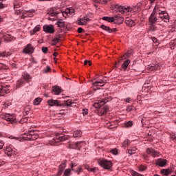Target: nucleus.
Listing matches in <instances>:
<instances>
[{
	"label": "nucleus",
	"instance_id": "obj_63",
	"mask_svg": "<svg viewBox=\"0 0 176 176\" xmlns=\"http://www.w3.org/2000/svg\"><path fill=\"white\" fill-rule=\"evenodd\" d=\"M124 101H126V102L130 103V102L131 101V98H127L126 99H124Z\"/></svg>",
	"mask_w": 176,
	"mask_h": 176
},
{
	"label": "nucleus",
	"instance_id": "obj_14",
	"mask_svg": "<svg viewBox=\"0 0 176 176\" xmlns=\"http://www.w3.org/2000/svg\"><path fill=\"white\" fill-rule=\"evenodd\" d=\"M75 13V10L74 8H67L64 12H62L63 17H68Z\"/></svg>",
	"mask_w": 176,
	"mask_h": 176
},
{
	"label": "nucleus",
	"instance_id": "obj_47",
	"mask_svg": "<svg viewBox=\"0 0 176 176\" xmlns=\"http://www.w3.org/2000/svg\"><path fill=\"white\" fill-rule=\"evenodd\" d=\"M71 171H72V169H66L64 172L63 176H68Z\"/></svg>",
	"mask_w": 176,
	"mask_h": 176
},
{
	"label": "nucleus",
	"instance_id": "obj_10",
	"mask_svg": "<svg viewBox=\"0 0 176 176\" xmlns=\"http://www.w3.org/2000/svg\"><path fill=\"white\" fill-rule=\"evenodd\" d=\"M47 14L49 16L48 20H56V16L58 14V12H56L54 9L51 8L48 10Z\"/></svg>",
	"mask_w": 176,
	"mask_h": 176
},
{
	"label": "nucleus",
	"instance_id": "obj_16",
	"mask_svg": "<svg viewBox=\"0 0 176 176\" xmlns=\"http://www.w3.org/2000/svg\"><path fill=\"white\" fill-rule=\"evenodd\" d=\"M9 93V87L3 85L0 86V97H3L5 94Z\"/></svg>",
	"mask_w": 176,
	"mask_h": 176
},
{
	"label": "nucleus",
	"instance_id": "obj_61",
	"mask_svg": "<svg viewBox=\"0 0 176 176\" xmlns=\"http://www.w3.org/2000/svg\"><path fill=\"white\" fill-rule=\"evenodd\" d=\"M136 6H138V8L141 9V7L142 6V2L138 3Z\"/></svg>",
	"mask_w": 176,
	"mask_h": 176
},
{
	"label": "nucleus",
	"instance_id": "obj_27",
	"mask_svg": "<svg viewBox=\"0 0 176 176\" xmlns=\"http://www.w3.org/2000/svg\"><path fill=\"white\" fill-rule=\"evenodd\" d=\"M146 69L148 71H156V70L159 69V65H148L146 67Z\"/></svg>",
	"mask_w": 176,
	"mask_h": 176
},
{
	"label": "nucleus",
	"instance_id": "obj_54",
	"mask_svg": "<svg viewBox=\"0 0 176 176\" xmlns=\"http://www.w3.org/2000/svg\"><path fill=\"white\" fill-rule=\"evenodd\" d=\"M82 167H79L78 168V169L76 170V173H78V174H80V173H82Z\"/></svg>",
	"mask_w": 176,
	"mask_h": 176
},
{
	"label": "nucleus",
	"instance_id": "obj_46",
	"mask_svg": "<svg viewBox=\"0 0 176 176\" xmlns=\"http://www.w3.org/2000/svg\"><path fill=\"white\" fill-rule=\"evenodd\" d=\"M139 171H145L146 170V167L144 165H140L138 166Z\"/></svg>",
	"mask_w": 176,
	"mask_h": 176
},
{
	"label": "nucleus",
	"instance_id": "obj_9",
	"mask_svg": "<svg viewBox=\"0 0 176 176\" xmlns=\"http://www.w3.org/2000/svg\"><path fill=\"white\" fill-rule=\"evenodd\" d=\"M65 140H67V136L64 135V134H57L56 138L53 139L52 142L57 144V142H61V141H65Z\"/></svg>",
	"mask_w": 176,
	"mask_h": 176
},
{
	"label": "nucleus",
	"instance_id": "obj_56",
	"mask_svg": "<svg viewBox=\"0 0 176 176\" xmlns=\"http://www.w3.org/2000/svg\"><path fill=\"white\" fill-rule=\"evenodd\" d=\"M88 110L86 109H82V115H87Z\"/></svg>",
	"mask_w": 176,
	"mask_h": 176
},
{
	"label": "nucleus",
	"instance_id": "obj_28",
	"mask_svg": "<svg viewBox=\"0 0 176 176\" xmlns=\"http://www.w3.org/2000/svg\"><path fill=\"white\" fill-rule=\"evenodd\" d=\"M115 21H117V23H118V24H122V23H123L124 21V19L123 17L120 16V15H116L114 16Z\"/></svg>",
	"mask_w": 176,
	"mask_h": 176
},
{
	"label": "nucleus",
	"instance_id": "obj_34",
	"mask_svg": "<svg viewBox=\"0 0 176 176\" xmlns=\"http://www.w3.org/2000/svg\"><path fill=\"white\" fill-rule=\"evenodd\" d=\"M6 153H7L8 156H13V153H14V151H13L12 148L8 147L6 148Z\"/></svg>",
	"mask_w": 176,
	"mask_h": 176
},
{
	"label": "nucleus",
	"instance_id": "obj_31",
	"mask_svg": "<svg viewBox=\"0 0 176 176\" xmlns=\"http://www.w3.org/2000/svg\"><path fill=\"white\" fill-rule=\"evenodd\" d=\"M41 30V25H37L32 31L30 32V35H34L36 32H39Z\"/></svg>",
	"mask_w": 176,
	"mask_h": 176
},
{
	"label": "nucleus",
	"instance_id": "obj_49",
	"mask_svg": "<svg viewBox=\"0 0 176 176\" xmlns=\"http://www.w3.org/2000/svg\"><path fill=\"white\" fill-rule=\"evenodd\" d=\"M150 30L151 31H156L157 30V28L156 26H155V24L153 25H150Z\"/></svg>",
	"mask_w": 176,
	"mask_h": 176
},
{
	"label": "nucleus",
	"instance_id": "obj_44",
	"mask_svg": "<svg viewBox=\"0 0 176 176\" xmlns=\"http://www.w3.org/2000/svg\"><path fill=\"white\" fill-rule=\"evenodd\" d=\"M133 126V122L132 121H129L124 124V127L129 128Z\"/></svg>",
	"mask_w": 176,
	"mask_h": 176
},
{
	"label": "nucleus",
	"instance_id": "obj_22",
	"mask_svg": "<svg viewBox=\"0 0 176 176\" xmlns=\"http://www.w3.org/2000/svg\"><path fill=\"white\" fill-rule=\"evenodd\" d=\"M109 110V107L108 106H104V107L98 111L99 116H102L105 115V113H107V112H108Z\"/></svg>",
	"mask_w": 176,
	"mask_h": 176
},
{
	"label": "nucleus",
	"instance_id": "obj_41",
	"mask_svg": "<svg viewBox=\"0 0 176 176\" xmlns=\"http://www.w3.org/2000/svg\"><path fill=\"white\" fill-rule=\"evenodd\" d=\"M58 42H60V38H55L52 41V45L56 46Z\"/></svg>",
	"mask_w": 176,
	"mask_h": 176
},
{
	"label": "nucleus",
	"instance_id": "obj_38",
	"mask_svg": "<svg viewBox=\"0 0 176 176\" xmlns=\"http://www.w3.org/2000/svg\"><path fill=\"white\" fill-rule=\"evenodd\" d=\"M41 102H42V98H37L36 99H34L33 103L34 105H39V104H41Z\"/></svg>",
	"mask_w": 176,
	"mask_h": 176
},
{
	"label": "nucleus",
	"instance_id": "obj_59",
	"mask_svg": "<svg viewBox=\"0 0 176 176\" xmlns=\"http://www.w3.org/2000/svg\"><path fill=\"white\" fill-rule=\"evenodd\" d=\"M74 167H76V164L74 163H72L71 164V168L70 170H74Z\"/></svg>",
	"mask_w": 176,
	"mask_h": 176
},
{
	"label": "nucleus",
	"instance_id": "obj_40",
	"mask_svg": "<svg viewBox=\"0 0 176 176\" xmlns=\"http://www.w3.org/2000/svg\"><path fill=\"white\" fill-rule=\"evenodd\" d=\"M100 28H102V30H104V31H107V32L111 33V28H109L108 26L102 25H100Z\"/></svg>",
	"mask_w": 176,
	"mask_h": 176
},
{
	"label": "nucleus",
	"instance_id": "obj_53",
	"mask_svg": "<svg viewBox=\"0 0 176 176\" xmlns=\"http://www.w3.org/2000/svg\"><path fill=\"white\" fill-rule=\"evenodd\" d=\"M42 52H43V53H45V54L47 53V47H42Z\"/></svg>",
	"mask_w": 176,
	"mask_h": 176
},
{
	"label": "nucleus",
	"instance_id": "obj_55",
	"mask_svg": "<svg viewBox=\"0 0 176 176\" xmlns=\"http://www.w3.org/2000/svg\"><path fill=\"white\" fill-rule=\"evenodd\" d=\"M152 41H153V43H159L157 41V38H156V37H153Z\"/></svg>",
	"mask_w": 176,
	"mask_h": 176
},
{
	"label": "nucleus",
	"instance_id": "obj_7",
	"mask_svg": "<svg viewBox=\"0 0 176 176\" xmlns=\"http://www.w3.org/2000/svg\"><path fill=\"white\" fill-rule=\"evenodd\" d=\"M21 6V3L19 1H15L14 2V10L15 12V14H21L23 13L24 14V11L20 9Z\"/></svg>",
	"mask_w": 176,
	"mask_h": 176
},
{
	"label": "nucleus",
	"instance_id": "obj_24",
	"mask_svg": "<svg viewBox=\"0 0 176 176\" xmlns=\"http://www.w3.org/2000/svg\"><path fill=\"white\" fill-rule=\"evenodd\" d=\"M125 23L126 24V25H129V27H134V25H135V22H134L133 19L130 18L126 19Z\"/></svg>",
	"mask_w": 176,
	"mask_h": 176
},
{
	"label": "nucleus",
	"instance_id": "obj_64",
	"mask_svg": "<svg viewBox=\"0 0 176 176\" xmlns=\"http://www.w3.org/2000/svg\"><path fill=\"white\" fill-rule=\"evenodd\" d=\"M45 72H46V73L50 72V67L47 66V69L45 70Z\"/></svg>",
	"mask_w": 176,
	"mask_h": 176
},
{
	"label": "nucleus",
	"instance_id": "obj_42",
	"mask_svg": "<svg viewBox=\"0 0 176 176\" xmlns=\"http://www.w3.org/2000/svg\"><path fill=\"white\" fill-rule=\"evenodd\" d=\"M135 151H137V147H135V146L132 147L131 149H129L128 151V153L129 155H134V153H135Z\"/></svg>",
	"mask_w": 176,
	"mask_h": 176
},
{
	"label": "nucleus",
	"instance_id": "obj_6",
	"mask_svg": "<svg viewBox=\"0 0 176 176\" xmlns=\"http://www.w3.org/2000/svg\"><path fill=\"white\" fill-rule=\"evenodd\" d=\"M2 118L12 124L17 122V120H16V116L14 114L7 113L3 116Z\"/></svg>",
	"mask_w": 176,
	"mask_h": 176
},
{
	"label": "nucleus",
	"instance_id": "obj_37",
	"mask_svg": "<svg viewBox=\"0 0 176 176\" xmlns=\"http://www.w3.org/2000/svg\"><path fill=\"white\" fill-rule=\"evenodd\" d=\"M80 135H82V131H75L73 133V136L74 137V138L80 137Z\"/></svg>",
	"mask_w": 176,
	"mask_h": 176
},
{
	"label": "nucleus",
	"instance_id": "obj_43",
	"mask_svg": "<svg viewBox=\"0 0 176 176\" xmlns=\"http://www.w3.org/2000/svg\"><path fill=\"white\" fill-rule=\"evenodd\" d=\"M129 145H130V140H129L128 139L125 140L123 143H122V146H124V148H127V146H129Z\"/></svg>",
	"mask_w": 176,
	"mask_h": 176
},
{
	"label": "nucleus",
	"instance_id": "obj_4",
	"mask_svg": "<svg viewBox=\"0 0 176 176\" xmlns=\"http://www.w3.org/2000/svg\"><path fill=\"white\" fill-rule=\"evenodd\" d=\"M31 80V76L28 74V73H24L23 74V78H21L19 80L16 82V89H19L24 85H25V82H28Z\"/></svg>",
	"mask_w": 176,
	"mask_h": 176
},
{
	"label": "nucleus",
	"instance_id": "obj_2",
	"mask_svg": "<svg viewBox=\"0 0 176 176\" xmlns=\"http://www.w3.org/2000/svg\"><path fill=\"white\" fill-rule=\"evenodd\" d=\"M155 8H157V15H159V21L162 20L164 23H168V21H170V16H168V13L162 10V8L159 7V6H156Z\"/></svg>",
	"mask_w": 176,
	"mask_h": 176
},
{
	"label": "nucleus",
	"instance_id": "obj_50",
	"mask_svg": "<svg viewBox=\"0 0 176 176\" xmlns=\"http://www.w3.org/2000/svg\"><path fill=\"white\" fill-rule=\"evenodd\" d=\"M111 153H113V155H118V148H113L111 151Z\"/></svg>",
	"mask_w": 176,
	"mask_h": 176
},
{
	"label": "nucleus",
	"instance_id": "obj_48",
	"mask_svg": "<svg viewBox=\"0 0 176 176\" xmlns=\"http://www.w3.org/2000/svg\"><path fill=\"white\" fill-rule=\"evenodd\" d=\"M134 110V107L130 105V106H128L127 108H126V111L128 112H131V111H133Z\"/></svg>",
	"mask_w": 176,
	"mask_h": 176
},
{
	"label": "nucleus",
	"instance_id": "obj_1",
	"mask_svg": "<svg viewBox=\"0 0 176 176\" xmlns=\"http://www.w3.org/2000/svg\"><path fill=\"white\" fill-rule=\"evenodd\" d=\"M115 8L118 10L120 13H128V12H140L141 11V8H138V6H135L133 7V8H131L129 6H122L119 4H117L115 6Z\"/></svg>",
	"mask_w": 176,
	"mask_h": 176
},
{
	"label": "nucleus",
	"instance_id": "obj_32",
	"mask_svg": "<svg viewBox=\"0 0 176 176\" xmlns=\"http://www.w3.org/2000/svg\"><path fill=\"white\" fill-rule=\"evenodd\" d=\"M56 24L60 28H64V27H65V22L63 21L61 19L58 20Z\"/></svg>",
	"mask_w": 176,
	"mask_h": 176
},
{
	"label": "nucleus",
	"instance_id": "obj_21",
	"mask_svg": "<svg viewBox=\"0 0 176 176\" xmlns=\"http://www.w3.org/2000/svg\"><path fill=\"white\" fill-rule=\"evenodd\" d=\"M62 91H63V89H61V87L58 86H54L52 87L53 94H56V96H58V94H60Z\"/></svg>",
	"mask_w": 176,
	"mask_h": 176
},
{
	"label": "nucleus",
	"instance_id": "obj_52",
	"mask_svg": "<svg viewBox=\"0 0 176 176\" xmlns=\"http://www.w3.org/2000/svg\"><path fill=\"white\" fill-rule=\"evenodd\" d=\"M85 168H86L88 171H91V173H94V168H89L88 166H85Z\"/></svg>",
	"mask_w": 176,
	"mask_h": 176
},
{
	"label": "nucleus",
	"instance_id": "obj_25",
	"mask_svg": "<svg viewBox=\"0 0 176 176\" xmlns=\"http://www.w3.org/2000/svg\"><path fill=\"white\" fill-rule=\"evenodd\" d=\"M34 13H35V10H34L24 11L23 16H25V17H32L34 16Z\"/></svg>",
	"mask_w": 176,
	"mask_h": 176
},
{
	"label": "nucleus",
	"instance_id": "obj_33",
	"mask_svg": "<svg viewBox=\"0 0 176 176\" xmlns=\"http://www.w3.org/2000/svg\"><path fill=\"white\" fill-rule=\"evenodd\" d=\"M12 53H10V52H0V57H3V58H6V57H9V56H11Z\"/></svg>",
	"mask_w": 176,
	"mask_h": 176
},
{
	"label": "nucleus",
	"instance_id": "obj_36",
	"mask_svg": "<svg viewBox=\"0 0 176 176\" xmlns=\"http://www.w3.org/2000/svg\"><path fill=\"white\" fill-rule=\"evenodd\" d=\"M108 101H109V98H108L102 99V100H100V102H99L100 107H102V105H104V104H107Z\"/></svg>",
	"mask_w": 176,
	"mask_h": 176
},
{
	"label": "nucleus",
	"instance_id": "obj_45",
	"mask_svg": "<svg viewBox=\"0 0 176 176\" xmlns=\"http://www.w3.org/2000/svg\"><path fill=\"white\" fill-rule=\"evenodd\" d=\"M66 167V164L65 163H63L59 166V170H60L61 171H64L65 168Z\"/></svg>",
	"mask_w": 176,
	"mask_h": 176
},
{
	"label": "nucleus",
	"instance_id": "obj_12",
	"mask_svg": "<svg viewBox=\"0 0 176 176\" xmlns=\"http://www.w3.org/2000/svg\"><path fill=\"white\" fill-rule=\"evenodd\" d=\"M43 31L47 34H54V27L53 25H45L43 27Z\"/></svg>",
	"mask_w": 176,
	"mask_h": 176
},
{
	"label": "nucleus",
	"instance_id": "obj_29",
	"mask_svg": "<svg viewBox=\"0 0 176 176\" xmlns=\"http://www.w3.org/2000/svg\"><path fill=\"white\" fill-rule=\"evenodd\" d=\"M130 63H131L130 60L128 59L122 63V68L124 69V71H126L127 69V67H129V65L130 64Z\"/></svg>",
	"mask_w": 176,
	"mask_h": 176
},
{
	"label": "nucleus",
	"instance_id": "obj_19",
	"mask_svg": "<svg viewBox=\"0 0 176 176\" xmlns=\"http://www.w3.org/2000/svg\"><path fill=\"white\" fill-rule=\"evenodd\" d=\"M156 164L160 167H164L167 164V160L164 159L160 158L157 160Z\"/></svg>",
	"mask_w": 176,
	"mask_h": 176
},
{
	"label": "nucleus",
	"instance_id": "obj_26",
	"mask_svg": "<svg viewBox=\"0 0 176 176\" xmlns=\"http://www.w3.org/2000/svg\"><path fill=\"white\" fill-rule=\"evenodd\" d=\"M64 104L67 107H76V103L71 100H64Z\"/></svg>",
	"mask_w": 176,
	"mask_h": 176
},
{
	"label": "nucleus",
	"instance_id": "obj_30",
	"mask_svg": "<svg viewBox=\"0 0 176 176\" xmlns=\"http://www.w3.org/2000/svg\"><path fill=\"white\" fill-rule=\"evenodd\" d=\"M102 20H104V21H108L109 23H113V21H115V17L103 16Z\"/></svg>",
	"mask_w": 176,
	"mask_h": 176
},
{
	"label": "nucleus",
	"instance_id": "obj_18",
	"mask_svg": "<svg viewBox=\"0 0 176 176\" xmlns=\"http://www.w3.org/2000/svg\"><path fill=\"white\" fill-rule=\"evenodd\" d=\"M24 53H27L30 54L31 53H34V47L31 45V44H28L25 48L23 50Z\"/></svg>",
	"mask_w": 176,
	"mask_h": 176
},
{
	"label": "nucleus",
	"instance_id": "obj_58",
	"mask_svg": "<svg viewBox=\"0 0 176 176\" xmlns=\"http://www.w3.org/2000/svg\"><path fill=\"white\" fill-rule=\"evenodd\" d=\"M78 34H82V32H83V28H78Z\"/></svg>",
	"mask_w": 176,
	"mask_h": 176
},
{
	"label": "nucleus",
	"instance_id": "obj_3",
	"mask_svg": "<svg viewBox=\"0 0 176 176\" xmlns=\"http://www.w3.org/2000/svg\"><path fill=\"white\" fill-rule=\"evenodd\" d=\"M157 7H155L153 12L150 15L148 18L149 25H153V24H156L157 21H159V17H157Z\"/></svg>",
	"mask_w": 176,
	"mask_h": 176
},
{
	"label": "nucleus",
	"instance_id": "obj_39",
	"mask_svg": "<svg viewBox=\"0 0 176 176\" xmlns=\"http://www.w3.org/2000/svg\"><path fill=\"white\" fill-rule=\"evenodd\" d=\"M95 3H101L102 5H106L108 2L107 0H93Z\"/></svg>",
	"mask_w": 176,
	"mask_h": 176
},
{
	"label": "nucleus",
	"instance_id": "obj_5",
	"mask_svg": "<svg viewBox=\"0 0 176 176\" xmlns=\"http://www.w3.org/2000/svg\"><path fill=\"white\" fill-rule=\"evenodd\" d=\"M98 164L105 170H109L112 167V162L107 160H99Z\"/></svg>",
	"mask_w": 176,
	"mask_h": 176
},
{
	"label": "nucleus",
	"instance_id": "obj_8",
	"mask_svg": "<svg viewBox=\"0 0 176 176\" xmlns=\"http://www.w3.org/2000/svg\"><path fill=\"white\" fill-rule=\"evenodd\" d=\"M49 107H63V104L58 100L50 99L47 100Z\"/></svg>",
	"mask_w": 176,
	"mask_h": 176
},
{
	"label": "nucleus",
	"instance_id": "obj_13",
	"mask_svg": "<svg viewBox=\"0 0 176 176\" xmlns=\"http://www.w3.org/2000/svg\"><path fill=\"white\" fill-rule=\"evenodd\" d=\"M1 36L5 42H12V41H14L16 38L12 36L10 34H1Z\"/></svg>",
	"mask_w": 176,
	"mask_h": 176
},
{
	"label": "nucleus",
	"instance_id": "obj_11",
	"mask_svg": "<svg viewBox=\"0 0 176 176\" xmlns=\"http://www.w3.org/2000/svg\"><path fill=\"white\" fill-rule=\"evenodd\" d=\"M89 21H90V19L85 16L82 18H78L77 20V24H78V25H86Z\"/></svg>",
	"mask_w": 176,
	"mask_h": 176
},
{
	"label": "nucleus",
	"instance_id": "obj_60",
	"mask_svg": "<svg viewBox=\"0 0 176 176\" xmlns=\"http://www.w3.org/2000/svg\"><path fill=\"white\" fill-rule=\"evenodd\" d=\"M127 57H130V56L125 54L123 56H122L121 60H124V59L127 58Z\"/></svg>",
	"mask_w": 176,
	"mask_h": 176
},
{
	"label": "nucleus",
	"instance_id": "obj_57",
	"mask_svg": "<svg viewBox=\"0 0 176 176\" xmlns=\"http://www.w3.org/2000/svg\"><path fill=\"white\" fill-rule=\"evenodd\" d=\"M10 65L12 68H17V65L14 63H11Z\"/></svg>",
	"mask_w": 176,
	"mask_h": 176
},
{
	"label": "nucleus",
	"instance_id": "obj_20",
	"mask_svg": "<svg viewBox=\"0 0 176 176\" xmlns=\"http://www.w3.org/2000/svg\"><path fill=\"white\" fill-rule=\"evenodd\" d=\"M29 135H31L32 137H28V140L30 141L35 140L38 138V135L35 134V132L34 131H29Z\"/></svg>",
	"mask_w": 176,
	"mask_h": 176
},
{
	"label": "nucleus",
	"instance_id": "obj_17",
	"mask_svg": "<svg viewBox=\"0 0 176 176\" xmlns=\"http://www.w3.org/2000/svg\"><path fill=\"white\" fill-rule=\"evenodd\" d=\"M146 154L151 155L153 157H156V156H159V152L155 151V149H153V148H147Z\"/></svg>",
	"mask_w": 176,
	"mask_h": 176
},
{
	"label": "nucleus",
	"instance_id": "obj_15",
	"mask_svg": "<svg viewBox=\"0 0 176 176\" xmlns=\"http://www.w3.org/2000/svg\"><path fill=\"white\" fill-rule=\"evenodd\" d=\"M82 144H83V142H77L69 144V148L70 149H80L82 148Z\"/></svg>",
	"mask_w": 176,
	"mask_h": 176
},
{
	"label": "nucleus",
	"instance_id": "obj_51",
	"mask_svg": "<svg viewBox=\"0 0 176 176\" xmlns=\"http://www.w3.org/2000/svg\"><path fill=\"white\" fill-rule=\"evenodd\" d=\"M0 69H6V65L0 63Z\"/></svg>",
	"mask_w": 176,
	"mask_h": 176
},
{
	"label": "nucleus",
	"instance_id": "obj_35",
	"mask_svg": "<svg viewBox=\"0 0 176 176\" xmlns=\"http://www.w3.org/2000/svg\"><path fill=\"white\" fill-rule=\"evenodd\" d=\"M161 173L163 174V175L167 176L169 174H171V171L169 169H162Z\"/></svg>",
	"mask_w": 176,
	"mask_h": 176
},
{
	"label": "nucleus",
	"instance_id": "obj_62",
	"mask_svg": "<svg viewBox=\"0 0 176 176\" xmlns=\"http://www.w3.org/2000/svg\"><path fill=\"white\" fill-rule=\"evenodd\" d=\"M5 6H3V3H2V0H0V9H3Z\"/></svg>",
	"mask_w": 176,
	"mask_h": 176
},
{
	"label": "nucleus",
	"instance_id": "obj_23",
	"mask_svg": "<svg viewBox=\"0 0 176 176\" xmlns=\"http://www.w3.org/2000/svg\"><path fill=\"white\" fill-rule=\"evenodd\" d=\"M105 85V81L104 80H98L93 82V85L96 86V87H102Z\"/></svg>",
	"mask_w": 176,
	"mask_h": 176
}]
</instances>
